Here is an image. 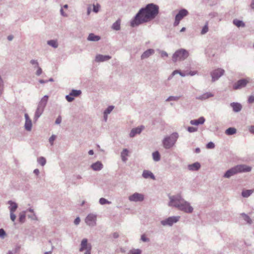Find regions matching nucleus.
<instances>
[{
	"mask_svg": "<svg viewBox=\"0 0 254 254\" xmlns=\"http://www.w3.org/2000/svg\"><path fill=\"white\" fill-rule=\"evenodd\" d=\"M101 37L98 35H96L93 33H90L87 38V40L89 41L97 42L100 40Z\"/></svg>",
	"mask_w": 254,
	"mask_h": 254,
	"instance_id": "23",
	"label": "nucleus"
},
{
	"mask_svg": "<svg viewBox=\"0 0 254 254\" xmlns=\"http://www.w3.org/2000/svg\"><path fill=\"white\" fill-rule=\"evenodd\" d=\"M197 73V72L196 71H190L189 72V73L188 74V75H190L191 76H193L196 73Z\"/></svg>",
	"mask_w": 254,
	"mask_h": 254,
	"instance_id": "63",
	"label": "nucleus"
},
{
	"mask_svg": "<svg viewBox=\"0 0 254 254\" xmlns=\"http://www.w3.org/2000/svg\"><path fill=\"white\" fill-rule=\"evenodd\" d=\"M97 215L92 213L88 214L85 219L86 224L93 227L96 225Z\"/></svg>",
	"mask_w": 254,
	"mask_h": 254,
	"instance_id": "7",
	"label": "nucleus"
},
{
	"mask_svg": "<svg viewBox=\"0 0 254 254\" xmlns=\"http://www.w3.org/2000/svg\"><path fill=\"white\" fill-rule=\"evenodd\" d=\"M91 5H89L88 7H87V14L88 15H89L90 13H91Z\"/></svg>",
	"mask_w": 254,
	"mask_h": 254,
	"instance_id": "62",
	"label": "nucleus"
},
{
	"mask_svg": "<svg viewBox=\"0 0 254 254\" xmlns=\"http://www.w3.org/2000/svg\"><path fill=\"white\" fill-rule=\"evenodd\" d=\"M214 96V94L210 92H206L205 93H204L203 94L199 96L196 97L197 99L200 100H204L207 99H208L210 97H212Z\"/></svg>",
	"mask_w": 254,
	"mask_h": 254,
	"instance_id": "24",
	"label": "nucleus"
},
{
	"mask_svg": "<svg viewBox=\"0 0 254 254\" xmlns=\"http://www.w3.org/2000/svg\"><path fill=\"white\" fill-rule=\"evenodd\" d=\"M128 199L130 201H134V202L142 201L144 199V195H143V194H142L141 193H139L138 192H135L129 196Z\"/></svg>",
	"mask_w": 254,
	"mask_h": 254,
	"instance_id": "10",
	"label": "nucleus"
},
{
	"mask_svg": "<svg viewBox=\"0 0 254 254\" xmlns=\"http://www.w3.org/2000/svg\"><path fill=\"white\" fill-rule=\"evenodd\" d=\"M188 14V11L186 9L182 8L179 11L178 13L176 14L175 17L181 20Z\"/></svg>",
	"mask_w": 254,
	"mask_h": 254,
	"instance_id": "14",
	"label": "nucleus"
},
{
	"mask_svg": "<svg viewBox=\"0 0 254 254\" xmlns=\"http://www.w3.org/2000/svg\"><path fill=\"white\" fill-rule=\"evenodd\" d=\"M189 56V52L184 49H180L176 51L172 56V61L175 63L178 61H184Z\"/></svg>",
	"mask_w": 254,
	"mask_h": 254,
	"instance_id": "5",
	"label": "nucleus"
},
{
	"mask_svg": "<svg viewBox=\"0 0 254 254\" xmlns=\"http://www.w3.org/2000/svg\"><path fill=\"white\" fill-rule=\"evenodd\" d=\"M215 147V144L213 142L210 141L206 144V148L207 149H213Z\"/></svg>",
	"mask_w": 254,
	"mask_h": 254,
	"instance_id": "46",
	"label": "nucleus"
},
{
	"mask_svg": "<svg viewBox=\"0 0 254 254\" xmlns=\"http://www.w3.org/2000/svg\"><path fill=\"white\" fill-rule=\"evenodd\" d=\"M44 109L37 106V109L35 113L34 120L36 121L38 118L41 116L44 112Z\"/></svg>",
	"mask_w": 254,
	"mask_h": 254,
	"instance_id": "25",
	"label": "nucleus"
},
{
	"mask_svg": "<svg viewBox=\"0 0 254 254\" xmlns=\"http://www.w3.org/2000/svg\"><path fill=\"white\" fill-rule=\"evenodd\" d=\"M144 127L143 126H141L140 127H138L135 128H133L130 133H129V137H134L136 134H140L141 131L144 129Z\"/></svg>",
	"mask_w": 254,
	"mask_h": 254,
	"instance_id": "12",
	"label": "nucleus"
},
{
	"mask_svg": "<svg viewBox=\"0 0 254 254\" xmlns=\"http://www.w3.org/2000/svg\"><path fill=\"white\" fill-rule=\"evenodd\" d=\"M208 31V26L207 22L205 24V25L202 27L201 34L204 35L206 34Z\"/></svg>",
	"mask_w": 254,
	"mask_h": 254,
	"instance_id": "41",
	"label": "nucleus"
},
{
	"mask_svg": "<svg viewBox=\"0 0 254 254\" xmlns=\"http://www.w3.org/2000/svg\"><path fill=\"white\" fill-rule=\"evenodd\" d=\"M103 167V165L100 161H97L91 165V168L92 169V170L96 171L101 170Z\"/></svg>",
	"mask_w": 254,
	"mask_h": 254,
	"instance_id": "20",
	"label": "nucleus"
},
{
	"mask_svg": "<svg viewBox=\"0 0 254 254\" xmlns=\"http://www.w3.org/2000/svg\"><path fill=\"white\" fill-rule=\"evenodd\" d=\"M152 157L154 161L158 162L160 160V154L158 151H156L152 153Z\"/></svg>",
	"mask_w": 254,
	"mask_h": 254,
	"instance_id": "31",
	"label": "nucleus"
},
{
	"mask_svg": "<svg viewBox=\"0 0 254 254\" xmlns=\"http://www.w3.org/2000/svg\"><path fill=\"white\" fill-rule=\"evenodd\" d=\"M253 193V191L251 190H244L242 192V195L244 197H248Z\"/></svg>",
	"mask_w": 254,
	"mask_h": 254,
	"instance_id": "35",
	"label": "nucleus"
},
{
	"mask_svg": "<svg viewBox=\"0 0 254 254\" xmlns=\"http://www.w3.org/2000/svg\"><path fill=\"white\" fill-rule=\"evenodd\" d=\"M62 122V118L61 116H59L56 119V120L55 121L56 124H60Z\"/></svg>",
	"mask_w": 254,
	"mask_h": 254,
	"instance_id": "58",
	"label": "nucleus"
},
{
	"mask_svg": "<svg viewBox=\"0 0 254 254\" xmlns=\"http://www.w3.org/2000/svg\"><path fill=\"white\" fill-rule=\"evenodd\" d=\"M49 97L48 95H45L39 102L38 107L44 110L48 102Z\"/></svg>",
	"mask_w": 254,
	"mask_h": 254,
	"instance_id": "15",
	"label": "nucleus"
},
{
	"mask_svg": "<svg viewBox=\"0 0 254 254\" xmlns=\"http://www.w3.org/2000/svg\"><path fill=\"white\" fill-rule=\"evenodd\" d=\"M159 12V7L153 3L147 4L142 7L130 21V26L132 27L138 26L144 23L154 19Z\"/></svg>",
	"mask_w": 254,
	"mask_h": 254,
	"instance_id": "1",
	"label": "nucleus"
},
{
	"mask_svg": "<svg viewBox=\"0 0 254 254\" xmlns=\"http://www.w3.org/2000/svg\"><path fill=\"white\" fill-rule=\"evenodd\" d=\"M92 247L90 244L88 243L87 239H83L80 244V248H79L80 252L84 251L91 250Z\"/></svg>",
	"mask_w": 254,
	"mask_h": 254,
	"instance_id": "11",
	"label": "nucleus"
},
{
	"mask_svg": "<svg viewBox=\"0 0 254 254\" xmlns=\"http://www.w3.org/2000/svg\"><path fill=\"white\" fill-rule=\"evenodd\" d=\"M26 214L25 211H22L19 214V221L21 223H23L25 221Z\"/></svg>",
	"mask_w": 254,
	"mask_h": 254,
	"instance_id": "34",
	"label": "nucleus"
},
{
	"mask_svg": "<svg viewBox=\"0 0 254 254\" xmlns=\"http://www.w3.org/2000/svg\"><path fill=\"white\" fill-rule=\"evenodd\" d=\"M18 250V248H16L12 251H9L7 254H15Z\"/></svg>",
	"mask_w": 254,
	"mask_h": 254,
	"instance_id": "59",
	"label": "nucleus"
},
{
	"mask_svg": "<svg viewBox=\"0 0 254 254\" xmlns=\"http://www.w3.org/2000/svg\"><path fill=\"white\" fill-rule=\"evenodd\" d=\"M111 59V57L110 56L97 54L95 57V61L97 63H100L108 61Z\"/></svg>",
	"mask_w": 254,
	"mask_h": 254,
	"instance_id": "13",
	"label": "nucleus"
},
{
	"mask_svg": "<svg viewBox=\"0 0 254 254\" xmlns=\"http://www.w3.org/2000/svg\"><path fill=\"white\" fill-rule=\"evenodd\" d=\"M37 162L42 166H44L46 163V160L44 157H40L37 158Z\"/></svg>",
	"mask_w": 254,
	"mask_h": 254,
	"instance_id": "37",
	"label": "nucleus"
},
{
	"mask_svg": "<svg viewBox=\"0 0 254 254\" xmlns=\"http://www.w3.org/2000/svg\"><path fill=\"white\" fill-rule=\"evenodd\" d=\"M155 53V51L153 49H149L145 51L143 53V54L141 56V59L144 60L146 58H149L150 56L154 54Z\"/></svg>",
	"mask_w": 254,
	"mask_h": 254,
	"instance_id": "17",
	"label": "nucleus"
},
{
	"mask_svg": "<svg viewBox=\"0 0 254 254\" xmlns=\"http://www.w3.org/2000/svg\"><path fill=\"white\" fill-rule=\"evenodd\" d=\"M128 150L127 148H125L123 150V151L121 152V156L122 158V160L123 162H125L127 160V158L126 156L128 155Z\"/></svg>",
	"mask_w": 254,
	"mask_h": 254,
	"instance_id": "27",
	"label": "nucleus"
},
{
	"mask_svg": "<svg viewBox=\"0 0 254 254\" xmlns=\"http://www.w3.org/2000/svg\"><path fill=\"white\" fill-rule=\"evenodd\" d=\"M141 240L144 242H147L149 241V239L145 236V235H142L141 236Z\"/></svg>",
	"mask_w": 254,
	"mask_h": 254,
	"instance_id": "50",
	"label": "nucleus"
},
{
	"mask_svg": "<svg viewBox=\"0 0 254 254\" xmlns=\"http://www.w3.org/2000/svg\"><path fill=\"white\" fill-rule=\"evenodd\" d=\"M30 63L31 64L34 65L35 66V68H36V67H38L39 66V64L37 60H32L30 61Z\"/></svg>",
	"mask_w": 254,
	"mask_h": 254,
	"instance_id": "48",
	"label": "nucleus"
},
{
	"mask_svg": "<svg viewBox=\"0 0 254 254\" xmlns=\"http://www.w3.org/2000/svg\"><path fill=\"white\" fill-rule=\"evenodd\" d=\"M180 216H171L161 221L160 223L163 226H172L173 225L179 221Z\"/></svg>",
	"mask_w": 254,
	"mask_h": 254,
	"instance_id": "6",
	"label": "nucleus"
},
{
	"mask_svg": "<svg viewBox=\"0 0 254 254\" xmlns=\"http://www.w3.org/2000/svg\"><path fill=\"white\" fill-rule=\"evenodd\" d=\"M248 102L250 104H252L254 102V96L253 95H251L249 96Z\"/></svg>",
	"mask_w": 254,
	"mask_h": 254,
	"instance_id": "53",
	"label": "nucleus"
},
{
	"mask_svg": "<svg viewBox=\"0 0 254 254\" xmlns=\"http://www.w3.org/2000/svg\"><path fill=\"white\" fill-rule=\"evenodd\" d=\"M65 99L68 102H71L74 99V97L72 96V95H70V93L69 95H67L65 96Z\"/></svg>",
	"mask_w": 254,
	"mask_h": 254,
	"instance_id": "45",
	"label": "nucleus"
},
{
	"mask_svg": "<svg viewBox=\"0 0 254 254\" xmlns=\"http://www.w3.org/2000/svg\"><path fill=\"white\" fill-rule=\"evenodd\" d=\"M224 70L221 68H217L211 72L212 81L213 82L218 80L224 73Z\"/></svg>",
	"mask_w": 254,
	"mask_h": 254,
	"instance_id": "8",
	"label": "nucleus"
},
{
	"mask_svg": "<svg viewBox=\"0 0 254 254\" xmlns=\"http://www.w3.org/2000/svg\"><path fill=\"white\" fill-rule=\"evenodd\" d=\"M37 68V70L36 71V74L38 76L40 75L42 73V68L38 66V67H36Z\"/></svg>",
	"mask_w": 254,
	"mask_h": 254,
	"instance_id": "52",
	"label": "nucleus"
},
{
	"mask_svg": "<svg viewBox=\"0 0 254 254\" xmlns=\"http://www.w3.org/2000/svg\"><path fill=\"white\" fill-rule=\"evenodd\" d=\"M237 130L234 127H229L225 130V133L227 135H233L236 133Z\"/></svg>",
	"mask_w": 254,
	"mask_h": 254,
	"instance_id": "32",
	"label": "nucleus"
},
{
	"mask_svg": "<svg viewBox=\"0 0 254 254\" xmlns=\"http://www.w3.org/2000/svg\"><path fill=\"white\" fill-rule=\"evenodd\" d=\"M161 56L162 58H164L167 57L168 55V54L165 51H162L161 52Z\"/></svg>",
	"mask_w": 254,
	"mask_h": 254,
	"instance_id": "60",
	"label": "nucleus"
},
{
	"mask_svg": "<svg viewBox=\"0 0 254 254\" xmlns=\"http://www.w3.org/2000/svg\"><path fill=\"white\" fill-rule=\"evenodd\" d=\"M241 216L243 218V220H244L248 224H251L252 223V219L246 214L242 213L241 214Z\"/></svg>",
	"mask_w": 254,
	"mask_h": 254,
	"instance_id": "30",
	"label": "nucleus"
},
{
	"mask_svg": "<svg viewBox=\"0 0 254 254\" xmlns=\"http://www.w3.org/2000/svg\"><path fill=\"white\" fill-rule=\"evenodd\" d=\"M249 83V81L246 79H241L234 83L233 85V88L235 90L240 89L245 87Z\"/></svg>",
	"mask_w": 254,
	"mask_h": 254,
	"instance_id": "9",
	"label": "nucleus"
},
{
	"mask_svg": "<svg viewBox=\"0 0 254 254\" xmlns=\"http://www.w3.org/2000/svg\"><path fill=\"white\" fill-rule=\"evenodd\" d=\"M25 128L27 131H30L32 128V122L31 120L25 121Z\"/></svg>",
	"mask_w": 254,
	"mask_h": 254,
	"instance_id": "36",
	"label": "nucleus"
},
{
	"mask_svg": "<svg viewBox=\"0 0 254 254\" xmlns=\"http://www.w3.org/2000/svg\"><path fill=\"white\" fill-rule=\"evenodd\" d=\"M230 106L232 108L233 111L235 112H239L242 109V106L239 103L233 102L230 104Z\"/></svg>",
	"mask_w": 254,
	"mask_h": 254,
	"instance_id": "19",
	"label": "nucleus"
},
{
	"mask_svg": "<svg viewBox=\"0 0 254 254\" xmlns=\"http://www.w3.org/2000/svg\"><path fill=\"white\" fill-rule=\"evenodd\" d=\"M99 203L101 205H104V204H110L111 203V202L108 201L106 198L102 197V198H100V199H99Z\"/></svg>",
	"mask_w": 254,
	"mask_h": 254,
	"instance_id": "39",
	"label": "nucleus"
},
{
	"mask_svg": "<svg viewBox=\"0 0 254 254\" xmlns=\"http://www.w3.org/2000/svg\"><path fill=\"white\" fill-rule=\"evenodd\" d=\"M5 235L6 233L5 231L2 228L0 229V237L3 238L4 236H5Z\"/></svg>",
	"mask_w": 254,
	"mask_h": 254,
	"instance_id": "54",
	"label": "nucleus"
},
{
	"mask_svg": "<svg viewBox=\"0 0 254 254\" xmlns=\"http://www.w3.org/2000/svg\"><path fill=\"white\" fill-rule=\"evenodd\" d=\"M180 21H181L180 20H179V19H178L176 17H175V21H174V24H173L174 26H178L179 24Z\"/></svg>",
	"mask_w": 254,
	"mask_h": 254,
	"instance_id": "57",
	"label": "nucleus"
},
{
	"mask_svg": "<svg viewBox=\"0 0 254 254\" xmlns=\"http://www.w3.org/2000/svg\"><path fill=\"white\" fill-rule=\"evenodd\" d=\"M8 204L10 205L8 207L10 212H14L18 207L17 204L12 200H9Z\"/></svg>",
	"mask_w": 254,
	"mask_h": 254,
	"instance_id": "21",
	"label": "nucleus"
},
{
	"mask_svg": "<svg viewBox=\"0 0 254 254\" xmlns=\"http://www.w3.org/2000/svg\"><path fill=\"white\" fill-rule=\"evenodd\" d=\"M187 130L190 133L194 132L197 131V128L193 127H189L187 128Z\"/></svg>",
	"mask_w": 254,
	"mask_h": 254,
	"instance_id": "44",
	"label": "nucleus"
},
{
	"mask_svg": "<svg viewBox=\"0 0 254 254\" xmlns=\"http://www.w3.org/2000/svg\"><path fill=\"white\" fill-rule=\"evenodd\" d=\"M28 218H30L32 220H37V216H36L35 213H33L31 215H28Z\"/></svg>",
	"mask_w": 254,
	"mask_h": 254,
	"instance_id": "55",
	"label": "nucleus"
},
{
	"mask_svg": "<svg viewBox=\"0 0 254 254\" xmlns=\"http://www.w3.org/2000/svg\"><path fill=\"white\" fill-rule=\"evenodd\" d=\"M33 173H34L35 175H37V176H38V175L39 174L40 172H39V169H35L34 170Z\"/></svg>",
	"mask_w": 254,
	"mask_h": 254,
	"instance_id": "64",
	"label": "nucleus"
},
{
	"mask_svg": "<svg viewBox=\"0 0 254 254\" xmlns=\"http://www.w3.org/2000/svg\"><path fill=\"white\" fill-rule=\"evenodd\" d=\"M141 251L140 249H132L130 250L127 254H141Z\"/></svg>",
	"mask_w": 254,
	"mask_h": 254,
	"instance_id": "38",
	"label": "nucleus"
},
{
	"mask_svg": "<svg viewBox=\"0 0 254 254\" xmlns=\"http://www.w3.org/2000/svg\"><path fill=\"white\" fill-rule=\"evenodd\" d=\"M252 167L246 165H238L228 170L224 174L223 177L230 178L235 174L243 172H249Z\"/></svg>",
	"mask_w": 254,
	"mask_h": 254,
	"instance_id": "3",
	"label": "nucleus"
},
{
	"mask_svg": "<svg viewBox=\"0 0 254 254\" xmlns=\"http://www.w3.org/2000/svg\"><path fill=\"white\" fill-rule=\"evenodd\" d=\"M169 206L177 208L179 210L187 213H191L193 210L190 203L182 198L180 194L169 196Z\"/></svg>",
	"mask_w": 254,
	"mask_h": 254,
	"instance_id": "2",
	"label": "nucleus"
},
{
	"mask_svg": "<svg viewBox=\"0 0 254 254\" xmlns=\"http://www.w3.org/2000/svg\"><path fill=\"white\" fill-rule=\"evenodd\" d=\"M233 23L237 27H244L245 23L242 21L238 19H234L233 20Z\"/></svg>",
	"mask_w": 254,
	"mask_h": 254,
	"instance_id": "26",
	"label": "nucleus"
},
{
	"mask_svg": "<svg viewBox=\"0 0 254 254\" xmlns=\"http://www.w3.org/2000/svg\"><path fill=\"white\" fill-rule=\"evenodd\" d=\"M114 106H109L107 107V108L104 111V115H107L109 114L113 110Z\"/></svg>",
	"mask_w": 254,
	"mask_h": 254,
	"instance_id": "40",
	"label": "nucleus"
},
{
	"mask_svg": "<svg viewBox=\"0 0 254 254\" xmlns=\"http://www.w3.org/2000/svg\"><path fill=\"white\" fill-rule=\"evenodd\" d=\"M200 163L196 162L192 164L189 165L188 167L189 170L194 171L198 170L200 169Z\"/></svg>",
	"mask_w": 254,
	"mask_h": 254,
	"instance_id": "22",
	"label": "nucleus"
},
{
	"mask_svg": "<svg viewBox=\"0 0 254 254\" xmlns=\"http://www.w3.org/2000/svg\"><path fill=\"white\" fill-rule=\"evenodd\" d=\"M121 20L120 19H118L115 22H114L112 26V28L113 29L118 31L121 29Z\"/></svg>",
	"mask_w": 254,
	"mask_h": 254,
	"instance_id": "28",
	"label": "nucleus"
},
{
	"mask_svg": "<svg viewBox=\"0 0 254 254\" xmlns=\"http://www.w3.org/2000/svg\"><path fill=\"white\" fill-rule=\"evenodd\" d=\"M205 121V118L203 117L199 118L197 120H192L190 121V124L191 125L198 126L199 125H202L204 123Z\"/></svg>",
	"mask_w": 254,
	"mask_h": 254,
	"instance_id": "16",
	"label": "nucleus"
},
{
	"mask_svg": "<svg viewBox=\"0 0 254 254\" xmlns=\"http://www.w3.org/2000/svg\"><path fill=\"white\" fill-rule=\"evenodd\" d=\"M80 221V219L79 217H77L75 219L74 221V223L75 225H77L79 224V222Z\"/></svg>",
	"mask_w": 254,
	"mask_h": 254,
	"instance_id": "61",
	"label": "nucleus"
},
{
	"mask_svg": "<svg viewBox=\"0 0 254 254\" xmlns=\"http://www.w3.org/2000/svg\"><path fill=\"white\" fill-rule=\"evenodd\" d=\"M47 44L54 48H57L59 46L57 40H50L47 41Z\"/></svg>",
	"mask_w": 254,
	"mask_h": 254,
	"instance_id": "29",
	"label": "nucleus"
},
{
	"mask_svg": "<svg viewBox=\"0 0 254 254\" xmlns=\"http://www.w3.org/2000/svg\"><path fill=\"white\" fill-rule=\"evenodd\" d=\"M81 91L80 90L72 89L70 92V95L74 97H78L81 94Z\"/></svg>",
	"mask_w": 254,
	"mask_h": 254,
	"instance_id": "33",
	"label": "nucleus"
},
{
	"mask_svg": "<svg viewBox=\"0 0 254 254\" xmlns=\"http://www.w3.org/2000/svg\"><path fill=\"white\" fill-rule=\"evenodd\" d=\"M3 88V81H2V79L1 77V76H0V96H1V95L2 93Z\"/></svg>",
	"mask_w": 254,
	"mask_h": 254,
	"instance_id": "47",
	"label": "nucleus"
},
{
	"mask_svg": "<svg viewBox=\"0 0 254 254\" xmlns=\"http://www.w3.org/2000/svg\"><path fill=\"white\" fill-rule=\"evenodd\" d=\"M14 212H10V217L12 221L14 222L16 219V215L14 214Z\"/></svg>",
	"mask_w": 254,
	"mask_h": 254,
	"instance_id": "51",
	"label": "nucleus"
},
{
	"mask_svg": "<svg viewBox=\"0 0 254 254\" xmlns=\"http://www.w3.org/2000/svg\"><path fill=\"white\" fill-rule=\"evenodd\" d=\"M248 130L250 133L254 134V126H250L248 127Z\"/></svg>",
	"mask_w": 254,
	"mask_h": 254,
	"instance_id": "56",
	"label": "nucleus"
},
{
	"mask_svg": "<svg viewBox=\"0 0 254 254\" xmlns=\"http://www.w3.org/2000/svg\"><path fill=\"white\" fill-rule=\"evenodd\" d=\"M180 99V96H169L166 100V101L168 102L170 101H178Z\"/></svg>",
	"mask_w": 254,
	"mask_h": 254,
	"instance_id": "42",
	"label": "nucleus"
},
{
	"mask_svg": "<svg viewBox=\"0 0 254 254\" xmlns=\"http://www.w3.org/2000/svg\"><path fill=\"white\" fill-rule=\"evenodd\" d=\"M142 176L144 179L150 178L152 180H155V177L154 174L149 170H144L142 172Z\"/></svg>",
	"mask_w": 254,
	"mask_h": 254,
	"instance_id": "18",
	"label": "nucleus"
},
{
	"mask_svg": "<svg viewBox=\"0 0 254 254\" xmlns=\"http://www.w3.org/2000/svg\"><path fill=\"white\" fill-rule=\"evenodd\" d=\"M56 136L55 135H52L49 139V142L50 143L51 145H53L54 141L56 139Z\"/></svg>",
	"mask_w": 254,
	"mask_h": 254,
	"instance_id": "49",
	"label": "nucleus"
},
{
	"mask_svg": "<svg viewBox=\"0 0 254 254\" xmlns=\"http://www.w3.org/2000/svg\"><path fill=\"white\" fill-rule=\"evenodd\" d=\"M179 136L177 132H173L171 135L165 137L162 140L163 147L166 149L172 148L175 145Z\"/></svg>",
	"mask_w": 254,
	"mask_h": 254,
	"instance_id": "4",
	"label": "nucleus"
},
{
	"mask_svg": "<svg viewBox=\"0 0 254 254\" xmlns=\"http://www.w3.org/2000/svg\"><path fill=\"white\" fill-rule=\"evenodd\" d=\"M93 11L95 13H97L99 11V8L100 7V5L99 4L97 3L96 5L93 4Z\"/></svg>",
	"mask_w": 254,
	"mask_h": 254,
	"instance_id": "43",
	"label": "nucleus"
}]
</instances>
